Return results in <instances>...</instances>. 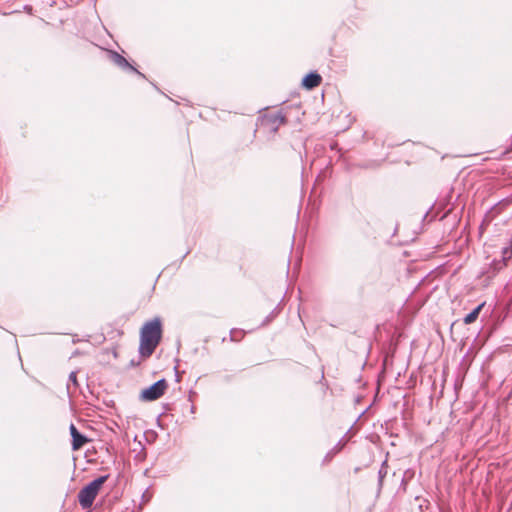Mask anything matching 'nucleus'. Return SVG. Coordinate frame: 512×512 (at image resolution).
<instances>
[{"label": "nucleus", "instance_id": "5", "mask_svg": "<svg viewBox=\"0 0 512 512\" xmlns=\"http://www.w3.org/2000/svg\"><path fill=\"white\" fill-rule=\"evenodd\" d=\"M70 433L72 436V449L74 451L81 449L88 442V439L77 430L74 424L70 425Z\"/></svg>", "mask_w": 512, "mask_h": 512}, {"label": "nucleus", "instance_id": "6", "mask_svg": "<svg viewBox=\"0 0 512 512\" xmlns=\"http://www.w3.org/2000/svg\"><path fill=\"white\" fill-rule=\"evenodd\" d=\"M322 82V77L320 74L316 72H312L307 74L302 79V86L307 90H312L316 87H318Z\"/></svg>", "mask_w": 512, "mask_h": 512}, {"label": "nucleus", "instance_id": "9", "mask_svg": "<svg viewBox=\"0 0 512 512\" xmlns=\"http://www.w3.org/2000/svg\"><path fill=\"white\" fill-rule=\"evenodd\" d=\"M69 380L72 381L75 385H77V374H76V372H71L70 373Z\"/></svg>", "mask_w": 512, "mask_h": 512}, {"label": "nucleus", "instance_id": "4", "mask_svg": "<svg viewBox=\"0 0 512 512\" xmlns=\"http://www.w3.org/2000/svg\"><path fill=\"white\" fill-rule=\"evenodd\" d=\"M262 121L270 130L276 132L281 125L285 124L286 119L282 114L276 113L266 115Z\"/></svg>", "mask_w": 512, "mask_h": 512}, {"label": "nucleus", "instance_id": "7", "mask_svg": "<svg viewBox=\"0 0 512 512\" xmlns=\"http://www.w3.org/2000/svg\"><path fill=\"white\" fill-rule=\"evenodd\" d=\"M110 59L113 63H115L117 66L121 68H130L132 70H135L130 63L119 53L117 52H111Z\"/></svg>", "mask_w": 512, "mask_h": 512}, {"label": "nucleus", "instance_id": "2", "mask_svg": "<svg viewBox=\"0 0 512 512\" xmlns=\"http://www.w3.org/2000/svg\"><path fill=\"white\" fill-rule=\"evenodd\" d=\"M108 475L100 476L84 486L78 493V501L83 509H88L92 506L95 498L99 494L102 486L107 481Z\"/></svg>", "mask_w": 512, "mask_h": 512}, {"label": "nucleus", "instance_id": "3", "mask_svg": "<svg viewBox=\"0 0 512 512\" xmlns=\"http://www.w3.org/2000/svg\"><path fill=\"white\" fill-rule=\"evenodd\" d=\"M168 388V383L165 379H161L153 385L143 389L140 392L139 398L144 402H151L158 400L164 395Z\"/></svg>", "mask_w": 512, "mask_h": 512}, {"label": "nucleus", "instance_id": "1", "mask_svg": "<svg viewBox=\"0 0 512 512\" xmlns=\"http://www.w3.org/2000/svg\"><path fill=\"white\" fill-rule=\"evenodd\" d=\"M163 335V324L159 317L146 321L140 329L139 354L149 358L160 344Z\"/></svg>", "mask_w": 512, "mask_h": 512}, {"label": "nucleus", "instance_id": "8", "mask_svg": "<svg viewBox=\"0 0 512 512\" xmlns=\"http://www.w3.org/2000/svg\"><path fill=\"white\" fill-rule=\"evenodd\" d=\"M484 303L478 305L471 313L465 316L464 323L471 324L476 321L479 316L480 311L482 310Z\"/></svg>", "mask_w": 512, "mask_h": 512}]
</instances>
